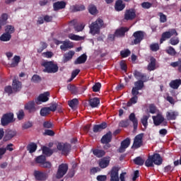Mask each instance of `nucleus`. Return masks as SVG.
Wrapping results in <instances>:
<instances>
[{"label": "nucleus", "mask_w": 181, "mask_h": 181, "mask_svg": "<svg viewBox=\"0 0 181 181\" xmlns=\"http://www.w3.org/2000/svg\"><path fill=\"white\" fill-rule=\"evenodd\" d=\"M106 26L107 25L104 24V21L99 18L90 25V33H91V35L93 36L95 35H100L101 29L105 28Z\"/></svg>", "instance_id": "1"}, {"label": "nucleus", "mask_w": 181, "mask_h": 181, "mask_svg": "<svg viewBox=\"0 0 181 181\" xmlns=\"http://www.w3.org/2000/svg\"><path fill=\"white\" fill-rule=\"evenodd\" d=\"M163 162V160L162 159V157H160V154L154 153L153 155L148 156L145 162V166H146V168H153L155 166L154 165L160 166V165H162Z\"/></svg>", "instance_id": "2"}, {"label": "nucleus", "mask_w": 181, "mask_h": 181, "mask_svg": "<svg viewBox=\"0 0 181 181\" xmlns=\"http://www.w3.org/2000/svg\"><path fill=\"white\" fill-rule=\"evenodd\" d=\"M129 121L133 124L134 131H136V129H138V119L134 112L129 115V119H127L120 121L119 127H122V128H127V127H129Z\"/></svg>", "instance_id": "3"}, {"label": "nucleus", "mask_w": 181, "mask_h": 181, "mask_svg": "<svg viewBox=\"0 0 181 181\" xmlns=\"http://www.w3.org/2000/svg\"><path fill=\"white\" fill-rule=\"evenodd\" d=\"M41 66L45 67L43 72L48 73V74L57 73L59 71V66H57V64H54L53 61H45L41 64Z\"/></svg>", "instance_id": "4"}, {"label": "nucleus", "mask_w": 181, "mask_h": 181, "mask_svg": "<svg viewBox=\"0 0 181 181\" xmlns=\"http://www.w3.org/2000/svg\"><path fill=\"white\" fill-rule=\"evenodd\" d=\"M35 163L40 165V168H44V169H50L52 168V163L46 160V156L41 155L37 156L35 158Z\"/></svg>", "instance_id": "5"}, {"label": "nucleus", "mask_w": 181, "mask_h": 181, "mask_svg": "<svg viewBox=\"0 0 181 181\" xmlns=\"http://www.w3.org/2000/svg\"><path fill=\"white\" fill-rule=\"evenodd\" d=\"M14 115L13 112H8L3 115L1 118V124L2 127H6L9 125V124H12V122H15Z\"/></svg>", "instance_id": "6"}, {"label": "nucleus", "mask_w": 181, "mask_h": 181, "mask_svg": "<svg viewBox=\"0 0 181 181\" xmlns=\"http://www.w3.org/2000/svg\"><path fill=\"white\" fill-rule=\"evenodd\" d=\"M69 170V165L67 163H62L59 165L55 177L56 179H62Z\"/></svg>", "instance_id": "7"}, {"label": "nucleus", "mask_w": 181, "mask_h": 181, "mask_svg": "<svg viewBox=\"0 0 181 181\" xmlns=\"http://www.w3.org/2000/svg\"><path fill=\"white\" fill-rule=\"evenodd\" d=\"M144 146V134H137L134 139L132 146V149H139L141 146Z\"/></svg>", "instance_id": "8"}, {"label": "nucleus", "mask_w": 181, "mask_h": 181, "mask_svg": "<svg viewBox=\"0 0 181 181\" xmlns=\"http://www.w3.org/2000/svg\"><path fill=\"white\" fill-rule=\"evenodd\" d=\"M179 34L177 33V31H176V29L173 28L170 30L169 31H166L162 33L161 38L160 39V43H163L165 40H168V39H170L172 36H177Z\"/></svg>", "instance_id": "9"}, {"label": "nucleus", "mask_w": 181, "mask_h": 181, "mask_svg": "<svg viewBox=\"0 0 181 181\" xmlns=\"http://www.w3.org/2000/svg\"><path fill=\"white\" fill-rule=\"evenodd\" d=\"M134 40L132 41V45H139L145 37V32L142 30L136 31L133 33Z\"/></svg>", "instance_id": "10"}, {"label": "nucleus", "mask_w": 181, "mask_h": 181, "mask_svg": "<svg viewBox=\"0 0 181 181\" xmlns=\"http://www.w3.org/2000/svg\"><path fill=\"white\" fill-rule=\"evenodd\" d=\"M57 148L58 151H62V155H69L71 151V145L67 143H58Z\"/></svg>", "instance_id": "11"}, {"label": "nucleus", "mask_w": 181, "mask_h": 181, "mask_svg": "<svg viewBox=\"0 0 181 181\" xmlns=\"http://www.w3.org/2000/svg\"><path fill=\"white\" fill-rule=\"evenodd\" d=\"M112 141V132H108L106 134L103 136L101 139V144H105L106 146H104L105 149H108V148H111V144L110 142Z\"/></svg>", "instance_id": "12"}, {"label": "nucleus", "mask_w": 181, "mask_h": 181, "mask_svg": "<svg viewBox=\"0 0 181 181\" xmlns=\"http://www.w3.org/2000/svg\"><path fill=\"white\" fill-rule=\"evenodd\" d=\"M119 167L113 166L109 173L110 181H119Z\"/></svg>", "instance_id": "13"}, {"label": "nucleus", "mask_w": 181, "mask_h": 181, "mask_svg": "<svg viewBox=\"0 0 181 181\" xmlns=\"http://www.w3.org/2000/svg\"><path fill=\"white\" fill-rule=\"evenodd\" d=\"M33 176L35 180L37 181L47 180V177H49V175L47 173L37 170H34Z\"/></svg>", "instance_id": "14"}, {"label": "nucleus", "mask_w": 181, "mask_h": 181, "mask_svg": "<svg viewBox=\"0 0 181 181\" xmlns=\"http://www.w3.org/2000/svg\"><path fill=\"white\" fill-rule=\"evenodd\" d=\"M136 18V11L134 8L127 9L124 12L125 21H134Z\"/></svg>", "instance_id": "15"}, {"label": "nucleus", "mask_w": 181, "mask_h": 181, "mask_svg": "<svg viewBox=\"0 0 181 181\" xmlns=\"http://www.w3.org/2000/svg\"><path fill=\"white\" fill-rule=\"evenodd\" d=\"M130 145H131V139L129 137H127L121 142L120 147L117 150V152H119V153H124L127 148H128Z\"/></svg>", "instance_id": "16"}, {"label": "nucleus", "mask_w": 181, "mask_h": 181, "mask_svg": "<svg viewBox=\"0 0 181 181\" xmlns=\"http://www.w3.org/2000/svg\"><path fill=\"white\" fill-rule=\"evenodd\" d=\"M144 83H146V81L142 80L136 81L134 82V87L132 88V91L134 93H139V90H142L145 86Z\"/></svg>", "instance_id": "17"}, {"label": "nucleus", "mask_w": 181, "mask_h": 181, "mask_svg": "<svg viewBox=\"0 0 181 181\" xmlns=\"http://www.w3.org/2000/svg\"><path fill=\"white\" fill-rule=\"evenodd\" d=\"M133 74L136 80H142L144 81H148L149 80V77H147L146 74H142L138 70H135Z\"/></svg>", "instance_id": "18"}, {"label": "nucleus", "mask_w": 181, "mask_h": 181, "mask_svg": "<svg viewBox=\"0 0 181 181\" xmlns=\"http://www.w3.org/2000/svg\"><path fill=\"white\" fill-rule=\"evenodd\" d=\"M14 136H16V132L12 129H7L4 137V142L11 141Z\"/></svg>", "instance_id": "19"}, {"label": "nucleus", "mask_w": 181, "mask_h": 181, "mask_svg": "<svg viewBox=\"0 0 181 181\" xmlns=\"http://www.w3.org/2000/svg\"><path fill=\"white\" fill-rule=\"evenodd\" d=\"M110 156H106L103 158L99 161V166L101 168V169H105V168H108L110 166Z\"/></svg>", "instance_id": "20"}, {"label": "nucleus", "mask_w": 181, "mask_h": 181, "mask_svg": "<svg viewBox=\"0 0 181 181\" xmlns=\"http://www.w3.org/2000/svg\"><path fill=\"white\" fill-rule=\"evenodd\" d=\"M108 126L107 124V122H102L100 124H95L93 125V132L95 134H97L98 132H101V131H103V129H105Z\"/></svg>", "instance_id": "21"}, {"label": "nucleus", "mask_w": 181, "mask_h": 181, "mask_svg": "<svg viewBox=\"0 0 181 181\" xmlns=\"http://www.w3.org/2000/svg\"><path fill=\"white\" fill-rule=\"evenodd\" d=\"M129 30V28L127 27H122L117 30H116L115 35L117 37H124L125 36V33Z\"/></svg>", "instance_id": "22"}, {"label": "nucleus", "mask_w": 181, "mask_h": 181, "mask_svg": "<svg viewBox=\"0 0 181 181\" xmlns=\"http://www.w3.org/2000/svg\"><path fill=\"white\" fill-rule=\"evenodd\" d=\"M66 5H67V4H66L64 1H57L53 4L54 11L57 12V11H60V9H64Z\"/></svg>", "instance_id": "23"}, {"label": "nucleus", "mask_w": 181, "mask_h": 181, "mask_svg": "<svg viewBox=\"0 0 181 181\" xmlns=\"http://www.w3.org/2000/svg\"><path fill=\"white\" fill-rule=\"evenodd\" d=\"M12 87L14 93H18L22 90V82L18 79H13L12 83Z\"/></svg>", "instance_id": "24"}, {"label": "nucleus", "mask_w": 181, "mask_h": 181, "mask_svg": "<svg viewBox=\"0 0 181 181\" xmlns=\"http://www.w3.org/2000/svg\"><path fill=\"white\" fill-rule=\"evenodd\" d=\"M25 110L28 111V112H36V107L35 106V101L32 100L26 103L24 106Z\"/></svg>", "instance_id": "25"}, {"label": "nucleus", "mask_w": 181, "mask_h": 181, "mask_svg": "<svg viewBox=\"0 0 181 181\" xmlns=\"http://www.w3.org/2000/svg\"><path fill=\"white\" fill-rule=\"evenodd\" d=\"M115 9L117 12H121L125 9V3L122 0H117L115 4Z\"/></svg>", "instance_id": "26"}, {"label": "nucleus", "mask_w": 181, "mask_h": 181, "mask_svg": "<svg viewBox=\"0 0 181 181\" xmlns=\"http://www.w3.org/2000/svg\"><path fill=\"white\" fill-rule=\"evenodd\" d=\"M153 121L156 127H159L165 121V117L162 115H157V116H153Z\"/></svg>", "instance_id": "27"}, {"label": "nucleus", "mask_w": 181, "mask_h": 181, "mask_svg": "<svg viewBox=\"0 0 181 181\" xmlns=\"http://www.w3.org/2000/svg\"><path fill=\"white\" fill-rule=\"evenodd\" d=\"M147 70L148 71H153V70H156V59L153 57H151L150 63L147 66Z\"/></svg>", "instance_id": "28"}, {"label": "nucleus", "mask_w": 181, "mask_h": 181, "mask_svg": "<svg viewBox=\"0 0 181 181\" xmlns=\"http://www.w3.org/2000/svg\"><path fill=\"white\" fill-rule=\"evenodd\" d=\"M179 116V112L171 111L166 112V118L168 121H175L176 118Z\"/></svg>", "instance_id": "29"}, {"label": "nucleus", "mask_w": 181, "mask_h": 181, "mask_svg": "<svg viewBox=\"0 0 181 181\" xmlns=\"http://www.w3.org/2000/svg\"><path fill=\"white\" fill-rule=\"evenodd\" d=\"M49 97H50V93L45 92L38 96L37 101H40V103H46L49 101Z\"/></svg>", "instance_id": "30"}, {"label": "nucleus", "mask_w": 181, "mask_h": 181, "mask_svg": "<svg viewBox=\"0 0 181 181\" xmlns=\"http://www.w3.org/2000/svg\"><path fill=\"white\" fill-rule=\"evenodd\" d=\"M13 146V144H9L6 146V148H0V159L6 153V151H10V152H12L13 151V148L11 147Z\"/></svg>", "instance_id": "31"}, {"label": "nucleus", "mask_w": 181, "mask_h": 181, "mask_svg": "<svg viewBox=\"0 0 181 181\" xmlns=\"http://www.w3.org/2000/svg\"><path fill=\"white\" fill-rule=\"evenodd\" d=\"M91 152H93V155L96 156V158H103V156H105V151L104 150L93 148Z\"/></svg>", "instance_id": "32"}, {"label": "nucleus", "mask_w": 181, "mask_h": 181, "mask_svg": "<svg viewBox=\"0 0 181 181\" xmlns=\"http://www.w3.org/2000/svg\"><path fill=\"white\" fill-rule=\"evenodd\" d=\"M87 62V54H83L74 61V64H83Z\"/></svg>", "instance_id": "33"}, {"label": "nucleus", "mask_w": 181, "mask_h": 181, "mask_svg": "<svg viewBox=\"0 0 181 181\" xmlns=\"http://www.w3.org/2000/svg\"><path fill=\"white\" fill-rule=\"evenodd\" d=\"M74 51H69L68 53L65 54L63 58L64 63H67V62H70L73 59V56L75 54Z\"/></svg>", "instance_id": "34"}, {"label": "nucleus", "mask_w": 181, "mask_h": 181, "mask_svg": "<svg viewBox=\"0 0 181 181\" xmlns=\"http://www.w3.org/2000/svg\"><path fill=\"white\" fill-rule=\"evenodd\" d=\"M71 12H80L81 11H86V6L84 5H74L70 8Z\"/></svg>", "instance_id": "35"}, {"label": "nucleus", "mask_w": 181, "mask_h": 181, "mask_svg": "<svg viewBox=\"0 0 181 181\" xmlns=\"http://www.w3.org/2000/svg\"><path fill=\"white\" fill-rule=\"evenodd\" d=\"M21 62V57L18 55H15L12 59L11 64H10V67H18L19 66V63Z\"/></svg>", "instance_id": "36"}, {"label": "nucleus", "mask_w": 181, "mask_h": 181, "mask_svg": "<svg viewBox=\"0 0 181 181\" xmlns=\"http://www.w3.org/2000/svg\"><path fill=\"white\" fill-rule=\"evenodd\" d=\"M181 85V79H175L170 83V87L174 90H177Z\"/></svg>", "instance_id": "37"}, {"label": "nucleus", "mask_w": 181, "mask_h": 181, "mask_svg": "<svg viewBox=\"0 0 181 181\" xmlns=\"http://www.w3.org/2000/svg\"><path fill=\"white\" fill-rule=\"evenodd\" d=\"M100 104V99L98 98H93L89 100V105L92 108H96Z\"/></svg>", "instance_id": "38"}, {"label": "nucleus", "mask_w": 181, "mask_h": 181, "mask_svg": "<svg viewBox=\"0 0 181 181\" xmlns=\"http://www.w3.org/2000/svg\"><path fill=\"white\" fill-rule=\"evenodd\" d=\"M36 149H37V145L35 143H30L27 146V151H28L30 153L36 152Z\"/></svg>", "instance_id": "39"}, {"label": "nucleus", "mask_w": 181, "mask_h": 181, "mask_svg": "<svg viewBox=\"0 0 181 181\" xmlns=\"http://www.w3.org/2000/svg\"><path fill=\"white\" fill-rule=\"evenodd\" d=\"M88 11L90 15H97L98 10H97V6L94 4H90L88 7Z\"/></svg>", "instance_id": "40"}, {"label": "nucleus", "mask_w": 181, "mask_h": 181, "mask_svg": "<svg viewBox=\"0 0 181 181\" xmlns=\"http://www.w3.org/2000/svg\"><path fill=\"white\" fill-rule=\"evenodd\" d=\"M12 39V35L11 34H8L6 33H3L0 36L1 42H9Z\"/></svg>", "instance_id": "41"}, {"label": "nucleus", "mask_w": 181, "mask_h": 181, "mask_svg": "<svg viewBox=\"0 0 181 181\" xmlns=\"http://www.w3.org/2000/svg\"><path fill=\"white\" fill-rule=\"evenodd\" d=\"M149 117H150V115H144L141 118V122L145 129H146V128H148V119H149Z\"/></svg>", "instance_id": "42"}, {"label": "nucleus", "mask_w": 181, "mask_h": 181, "mask_svg": "<svg viewBox=\"0 0 181 181\" xmlns=\"http://www.w3.org/2000/svg\"><path fill=\"white\" fill-rule=\"evenodd\" d=\"M73 47V45L70 44V42L64 41L63 44L60 46L61 50L63 52H66L67 49H71Z\"/></svg>", "instance_id": "43"}, {"label": "nucleus", "mask_w": 181, "mask_h": 181, "mask_svg": "<svg viewBox=\"0 0 181 181\" xmlns=\"http://www.w3.org/2000/svg\"><path fill=\"white\" fill-rule=\"evenodd\" d=\"M42 153L46 155V156H52V155H53V150L50 149V148L47 146H43Z\"/></svg>", "instance_id": "44"}, {"label": "nucleus", "mask_w": 181, "mask_h": 181, "mask_svg": "<svg viewBox=\"0 0 181 181\" xmlns=\"http://www.w3.org/2000/svg\"><path fill=\"white\" fill-rule=\"evenodd\" d=\"M40 114L41 117H47L50 114V109H49V107H42L40 111Z\"/></svg>", "instance_id": "45"}, {"label": "nucleus", "mask_w": 181, "mask_h": 181, "mask_svg": "<svg viewBox=\"0 0 181 181\" xmlns=\"http://www.w3.org/2000/svg\"><path fill=\"white\" fill-rule=\"evenodd\" d=\"M67 89L71 93V94L76 95L78 93V88L74 85L69 84Z\"/></svg>", "instance_id": "46"}, {"label": "nucleus", "mask_w": 181, "mask_h": 181, "mask_svg": "<svg viewBox=\"0 0 181 181\" xmlns=\"http://www.w3.org/2000/svg\"><path fill=\"white\" fill-rule=\"evenodd\" d=\"M68 37L69 39H71V40H76V41L84 40V37H81V36L76 35H74V34H69L68 35Z\"/></svg>", "instance_id": "47"}, {"label": "nucleus", "mask_w": 181, "mask_h": 181, "mask_svg": "<svg viewBox=\"0 0 181 181\" xmlns=\"http://www.w3.org/2000/svg\"><path fill=\"white\" fill-rule=\"evenodd\" d=\"M165 52L170 56H176V49L173 47L170 46L165 49Z\"/></svg>", "instance_id": "48"}, {"label": "nucleus", "mask_w": 181, "mask_h": 181, "mask_svg": "<svg viewBox=\"0 0 181 181\" xmlns=\"http://www.w3.org/2000/svg\"><path fill=\"white\" fill-rule=\"evenodd\" d=\"M134 162L135 165H139V166H142L145 163V160L141 156L135 158Z\"/></svg>", "instance_id": "49"}, {"label": "nucleus", "mask_w": 181, "mask_h": 181, "mask_svg": "<svg viewBox=\"0 0 181 181\" xmlns=\"http://www.w3.org/2000/svg\"><path fill=\"white\" fill-rule=\"evenodd\" d=\"M5 32L8 35H12V33H15V27H13V25H6L5 28Z\"/></svg>", "instance_id": "50"}, {"label": "nucleus", "mask_w": 181, "mask_h": 181, "mask_svg": "<svg viewBox=\"0 0 181 181\" xmlns=\"http://www.w3.org/2000/svg\"><path fill=\"white\" fill-rule=\"evenodd\" d=\"M139 93L136 92V93L134 92H133L132 90V98L129 100L133 104H136V103H138V95H139Z\"/></svg>", "instance_id": "51"}, {"label": "nucleus", "mask_w": 181, "mask_h": 181, "mask_svg": "<svg viewBox=\"0 0 181 181\" xmlns=\"http://www.w3.org/2000/svg\"><path fill=\"white\" fill-rule=\"evenodd\" d=\"M68 105L71 108H74L76 105H78V99L74 98L68 102Z\"/></svg>", "instance_id": "52"}, {"label": "nucleus", "mask_w": 181, "mask_h": 181, "mask_svg": "<svg viewBox=\"0 0 181 181\" xmlns=\"http://www.w3.org/2000/svg\"><path fill=\"white\" fill-rule=\"evenodd\" d=\"M8 21V14L3 13L0 17V24L5 25H6V21Z\"/></svg>", "instance_id": "53"}, {"label": "nucleus", "mask_w": 181, "mask_h": 181, "mask_svg": "<svg viewBox=\"0 0 181 181\" xmlns=\"http://www.w3.org/2000/svg\"><path fill=\"white\" fill-rule=\"evenodd\" d=\"M158 15V16H160V23H165V22L168 21V17L166 16V15L163 14V13L159 12Z\"/></svg>", "instance_id": "54"}, {"label": "nucleus", "mask_w": 181, "mask_h": 181, "mask_svg": "<svg viewBox=\"0 0 181 181\" xmlns=\"http://www.w3.org/2000/svg\"><path fill=\"white\" fill-rule=\"evenodd\" d=\"M33 83H40L42 81V77L37 74H34L31 78Z\"/></svg>", "instance_id": "55"}, {"label": "nucleus", "mask_w": 181, "mask_h": 181, "mask_svg": "<svg viewBox=\"0 0 181 181\" xmlns=\"http://www.w3.org/2000/svg\"><path fill=\"white\" fill-rule=\"evenodd\" d=\"M130 55H131V51L128 49L122 50L120 52V56H122V57L123 58L128 57Z\"/></svg>", "instance_id": "56"}, {"label": "nucleus", "mask_w": 181, "mask_h": 181, "mask_svg": "<svg viewBox=\"0 0 181 181\" xmlns=\"http://www.w3.org/2000/svg\"><path fill=\"white\" fill-rule=\"evenodd\" d=\"M40 46L38 49H37V53H42V52H43V50H45V49L47 48V43L45 42H40Z\"/></svg>", "instance_id": "57"}, {"label": "nucleus", "mask_w": 181, "mask_h": 181, "mask_svg": "<svg viewBox=\"0 0 181 181\" xmlns=\"http://www.w3.org/2000/svg\"><path fill=\"white\" fill-rule=\"evenodd\" d=\"M16 114L18 121H22L25 118V112L23 110H20Z\"/></svg>", "instance_id": "58"}, {"label": "nucleus", "mask_w": 181, "mask_h": 181, "mask_svg": "<svg viewBox=\"0 0 181 181\" xmlns=\"http://www.w3.org/2000/svg\"><path fill=\"white\" fill-rule=\"evenodd\" d=\"M4 91L7 94H8V95H11V94H13V93H15V91H13V88L11 87V86H6L4 88Z\"/></svg>", "instance_id": "59"}, {"label": "nucleus", "mask_w": 181, "mask_h": 181, "mask_svg": "<svg viewBox=\"0 0 181 181\" xmlns=\"http://www.w3.org/2000/svg\"><path fill=\"white\" fill-rule=\"evenodd\" d=\"M150 49L151 50V52H158V50H159V44L153 43L150 45Z\"/></svg>", "instance_id": "60"}, {"label": "nucleus", "mask_w": 181, "mask_h": 181, "mask_svg": "<svg viewBox=\"0 0 181 181\" xmlns=\"http://www.w3.org/2000/svg\"><path fill=\"white\" fill-rule=\"evenodd\" d=\"M101 88V83H96L93 86L92 90L94 93H98Z\"/></svg>", "instance_id": "61"}, {"label": "nucleus", "mask_w": 181, "mask_h": 181, "mask_svg": "<svg viewBox=\"0 0 181 181\" xmlns=\"http://www.w3.org/2000/svg\"><path fill=\"white\" fill-rule=\"evenodd\" d=\"M170 43L172 46H176V45H179V37H171L170 40Z\"/></svg>", "instance_id": "62"}, {"label": "nucleus", "mask_w": 181, "mask_h": 181, "mask_svg": "<svg viewBox=\"0 0 181 181\" xmlns=\"http://www.w3.org/2000/svg\"><path fill=\"white\" fill-rule=\"evenodd\" d=\"M85 26V25L81 24L78 25H75L74 28L76 30V32H82L84 30Z\"/></svg>", "instance_id": "63"}, {"label": "nucleus", "mask_w": 181, "mask_h": 181, "mask_svg": "<svg viewBox=\"0 0 181 181\" xmlns=\"http://www.w3.org/2000/svg\"><path fill=\"white\" fill-rule=\"evenodd\" d=\"M141 6L144 9H149L150 8H152V4L148 1H144L141 4Z\"/></svg>", "instance_id": "64"}]
</instances>
